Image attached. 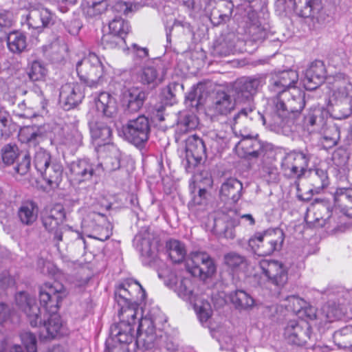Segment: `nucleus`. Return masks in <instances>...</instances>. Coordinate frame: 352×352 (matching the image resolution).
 I'll return each instance as SVG.
<instances>
[{"label":"nucleus","instance_id":"obj_15","mask_svg":"<svg viewBox=\"0 0 352 352\" xmlns=\"http://www.w3.org/2000/svg\"><path fill=\"white\" fill-rule=\"evenodd\" d=\"M84 92L81 85L78 83H66L60 88V102L65 110H69L81 102Z\"/></svg>","mask_w":352,"mask_h":352},{"label":"nucleus","instance_id":"obj_6","mask_svg":"<svg viewBox=\"0 0 352 352\" xmlns=\"http://www.w3.org/2000/svg\"><path fill=\"white\" fill-rule=\"evenodd\" d=\"M285 234L280 228H270L256 232L248 240V245L254 254L266 256L279 251L283 247Z\"/></svg>","mask_w":352,"mask_h":352},{"label":"nucleus","instance_id":"obj_47","mask_svg":"<svg viewBox=\"0 0 352 352\" xmlns=\"http://www.w3.org/2000/svg\"><path fill=\"white\" fill-rule=\"evenodd\" d=\"M216 270V267L213 260L201 265L195 266L188 270L189 272L194 276H198L201 279H206L211 276Z\"/></svg>","mask_w":352,"mask_h":352},{"label":"nucleus","instance_id":"obj_51","mask_svg":"<svg viewBox=\"0 0 352 352\" xmlns=\"http://www.w3.org/2000/svg\"><path fill=\"white\" fill-rule=\"evenodd\" d=\"M198 120L193 114H186L181 119L177 124V131L179 133H186L197 127Z\"/></svg>","mask_w":352,"mask_h":352},{"label":"nucleus","instance_id":"obj_49","mask_svg":"<svg viewBox=\"0 0 352 352\" xmlns=\"http://www.w3.org/2000/svg\"><path fill=\"white\" fill-rule=\"evenodd\" d=\"M2 160L6 165L12 164L16 158L21 157L19 150L16 144H8L1 149Z\"/></svg>","mask_w":352,"mask_h":352},{"label":"nucleus","instance_id":"obj_64","mask_svg":"<svg viewBox=\"0 0 352 352\" xmlns=\"http://www.w3.org/2000/svg\"><path fill=\"white\" fill-rule=\"evenodd\" d=\"M344 300L349 306V319H352V289L343 292V301Z\"/></svg>","mask_w":352,"mask_h":352},{"label":"nucleus","instance_id":"obj_21","mask_svg":"<svg viewBox=\"0 0 352 352\" xmlns=\"http://www.w3.org/2000/svg\"><path fill=\"white\" fill-rule=\"evenodd\" d=\"M25 21L30 28L40 32L43 28L53 23V14L46 8L32 9L27 14Z\"/></svg>","mask_w":352,"mask_h":352},{"label":"nucleus","instance_id":"obj_7","mask_svg":"<svg viewBox=\"0 0 352 352\" xmlns=\"http://www.w3.org/2000/svg\"><path fill=\"white\" fill-rule=\"evenodd\" d=\"M76 72L80 79L89 87H94L100 81L104 74V67L94 54L89 52L76 64Z\"/></svg>","mask_w":352,"mask_h":352},{"label":"nucleus","instance_id":"obj_25","mask_svg":"<svg viewBox=\"0 0 352 352\" xmlns=\"http://www.w3.org/2000/svg\"><path fill=\"white\" fill-rule=\"evenodd\" d=\"M297 80L298 74L296 71L287 70L281 72L272 79L270 90L278 96L283 89H289L296 87L294 85Z\"/></svg>","mask_w":352,"mask_h":352},{"label":"nucleus","instance_id":"obj_20","mask_svg":"<svg viewBox=\"0 0 352 352\" xmlns=\"http://www.w3.org/2000/svg\"><path fill=\"white\" fill-rule=\"evenodd\" d=\"M18 137L21 143L36 147L47 138V130L45 126H27L20 129Z\"/></svg>","mask_w":352,"mask_h":352},{"label":"nucleus","instance_id":"obj_43","mask_svg":"<svg viewBox=\"0 0 352 352\" xmlns=\"http://www.w3.org/2000/svg\"><path fill=\"white\" fill-rule=\"evenodd\" d=\"M306 302L302 298L296 296H288L285 300L284 306L289 311L294 312L296 315H299L302 318L304 315L307 316Z\"/></svg>","mask_w":352,"mask_h":352},{"label":"nucleus","instance_id":"obj_10","mask_svg":"<svg viewBox=\"0 0 352 352\" xmlns=\"http://www.w3.org/2000/svg\"><path fill=\"white\" fill-rule=\"evenodd\" d=\"M65 219V212L63 206L56 205L50 210H46L42 216V223L45 230L53 236V241L58 248L60 241H63V236L66 228L63 226Z\"/></svg>","mask_w":352,"mask_h":352},{"label":"nucleus","instance_id":"obj_31","mask_svg":"<svg viewBox=\"0 0 352 352\" xmlns=\"http://www.w3.org/2000/svg\"><path fill=\"white\" fill-rule=\"evenodd\" d=\"M327 69L322 60H315L309 65V91L317 89L324 82Z\"/></svg>","mask_w":352,"mask_h":352},{"label":"nucleus","instance_id":"obj_46","mask_svg":"<svg viewBox=\"0 0 352 352\" xmlns=\"http://www.w3.org/2000/svg\"><path fill=\"white\" fill-rule=\"evenodd\" d=\"M301 332L302 329L298 322L295 320H291L285 329L284 336L289 343L301 345L303 343L300 338V333Z\"/></svg>","mask_w":352,"mask_h":352},{"label":"nucleus","instance_id":"obj_13","mask_svg":"<svg viewBox=\"0 0 352 352\" xmlns=\"http://www.w3.org/2000/svg\"><path fill=\"white\" fill-rule=\"evenodd\" d=\"M329 102L337 119H344L352 114V96L349 94L346 87H340L334 90Z\"/></svg>","mask_w":352,"mask_h":352},{"label":"nucleus","instance_id":"obj_2","mask_svg":"<svg viewBox=\"0 0 352 352\" xmlns=\"http://www.w3.org/2000/svg\"><path fill=\"white\" fill-rule=\"evenodd\" d=\"M115 300L119 307L120 322L133 323L136 325L142 317V311L139 309V304L146 298V291L142 286L133 279H126L116 288Z\"/></svg>","mask_w":352,"mask_h":352},{"label":"nucleus","instance_id":"obj_38","mask_svg":"<svg viewBox=\"0 0 352 352\" xmlns=\"http://www.w3.org/2000/svg\"><path fill=\"white\" fill-rule=\"evenodd\" d=\"M213 230L217 234L223 235L227 239H232L235 237L233 221L227 216H223L221 218H215Z\"/></svg>","mask_w":352,"mask_h":352},{"label":"nucleus","instance_id":"obj_60","mask_svg":"<svg viewBox=\"0 0 352 352\" xmlns=\"http://www.w3.org/2000/svg\"><path fill=\"white\" fill-rule=\"evenodd\" d=\"M25 43V36L21 32L14 31L7 36V44H24Z\"/></svg>","mask_w":352,"mask_h":352},{"label":"nucleus","instance_id":"obj_37","mask_svg":"<svg viewBox=\"0 0 352 352\" xmlns=\"http://www.w3.org/2000/svg\"><path fill=\"white\" fill-rule=\"evenodd\" d=\"M310 211L313 212L315 223H318L320 226L324 225L326 221L331 217L332 214L329 204L322 201H316L315 203H312L309 207Z\"/></svg>","mask_w":352,"mask_h":352},{"label":"nucleus","instance_id":"obj_42","mask_svg":"<svg viewBox=\"0 0 352 352\" xmlns=\"http://www.w3.org/2000/svg\"><path fill=\"white\" fill-rule=\"evenodd\" d=\"M232 303L237 308L247 309L254 306L253 298L243 290H236L230 294Z\"/></svg>","mask_w":352,"mask_h":352},{"label":"nucleus","instance_id":"obj_19","mask_svg":"<svg viewBox=\"0 0 352 352\" xmlns=\"http://www.w3.org/2000/svg\"><path fill=\"white\" fill-rule=\"evenodd\" d=\"M69 173L72 181L80 184L91 179L94 168L87 159H81L72 162L69 164Z\"/></svg>","mask_w":352,"mask_h":352},{"label":"nucleus","instance_id":"obj_29","mask_svg":"<svg viewBox=\"0 0 352 352\" xmlns=\"http://www.w3.org/2000/svg\"><path fill=\"white\" fill-rule=\"evenodd\" d=\"M333 199L335 208L352 218V190L345 188H337Z\"/></svg>","mask_w":352,"mask_h":352},{"label":"nucleus","instance_id":"obj_63","mask_svg":"<svg viewBox=\"0 0 352 352\" xmlns=\"http://www.w3.org/2000/svg\"><path fill=\"white\" fill-rule=\"evenodd\" d=\"M322 10V5L321 1L318 0H309V12L311 13L309 14V17L314 19L318 17L316 16V14L320 13Z\"/></svg>","mask_w":352,"mask_h":352},{"label":"nucleus","instance_id":"obj_34","mask_svg":"<svg viewBox=\"0 0 352 352\" xmlns=\"http://www.w3.org/2000/svg\"><path fill=\"white\" fill-rule=\"evenodd\" d=\"M166 249L170 259L175 263L182 262L187 251L184 243L176 239H170L166 243Z\"/></svg>","mask_w":352,"mask_h":352},{"label":"nucleus","instance_id":"obj_1","mask_svg":"<svg viewBox=\"0 0 352 352\" xmlns=\"http://www.w3.org/2000/svg\"><path fill=\"white\" fill-rule=\"evenodd\" d=\"M67 294L65 288L60 283H47L39 289L41 309L37 306L35 298L24 292L18 293L15 300L18 307L26 314L32 327L43 325L45 333L41 332L40 338L47 340L55 338L63 329L58 311Z\"/></svg>","mask_w":352,"mask_h":352},{"label":"nucleus","instance_id":"obj_23","mask_svg":"<svg viewBox=\"0 0 352 352\" xmlns=\"http://www.w3.org/2000/svg\"><path fill=\"white\" fill-rule=\"evenodd\" d=\"M236 102H239V100L234 96V93L231 96L225 91L217 92L210 111L217 115L226 116L234 110Z\"/></svg>","mask_w":352,"mask_h":352},{"label":"nucleus","instance_id":"obj_11","mask_svg":"<svg viewBox=\"0 0 352 352\" xmlns=\"http://www.w3.org/2000/svg\"><path fill=\"white\" fill-rule=\"evenodd\" d=\"M259 267L268 283L277 289L283 287L287 282V272L281 262L263 259L259 262Z\"/></svg>","mask_w":352,"mask_h":352},{"label":"nucleus","instance_id":"obj_40","mask_svg":"<svg viewBox=\"0 0 352 352\" xmlns=\"http://www.w3.org/2000/svg\"><path fill=\"white\" fill-rule=\"evenodd\" d=\"M336 345L340 349L352 348V326H346L336 331L333 336Z\"/></svg>","mask_w":352,"mask_h":352},{"label":"nucleus","instance_id":"obj_17","mask_svg":"<svg viewBox=\"0 0 352 352\" xmlns=\"http://www.w3.org/2000/svg\"><path fill=\"white\" fill-rule=\"evenodd\" d=\"M146 96V93L142 88L132 87L123 90L122 102L126 111L134 113L142 107Z\"/></svg>","mask_w":352,"mask_h":352},{"label":"nucleus","instance_id":"obj_58","mask_svg":"<svg viewBox=\"0 0 352 352\" xmlns=\"http://www.w3.org/2000/svg\"><path fill=\"white\" fill-rule=\"evenodd\" d=\"M14 284V279L10 274L5 271L0 274V296L4 294L6 289Z\"/></svg>","mask_w":352,"mask_h":352},{"label":"nucleus","instance_id":"obj_52","mask_svg":"<svg viewBox=\"0 0 352 352\" xmlns=\"http://www.w3.org/2000/svg\"><path fill=\"white\" fill-rule=\"evenodd\" d=\"M210 261H212V259L208 253L199 251L192 252L190 253V259L187 263L188 270H190V268L192 267L200 266L206 262L208 263Z\"/></svg>","mask_w":352,"mask_h":352},{"label":"nucleus","instance_id":"obj_18","mask_svg":"<svg viewBox=\"0 0 352 352\" xmlns=\"http://www.w3.org/2000/svg\"><path fill=\"white\" fill-rule=\"evenodd\" d=\"M233 142L235 144L236 153L241 157H257L263 153L261 142L253 135L241 138L238 142Z\"/></svg>","mask_w":352,"mask_h":352},{"label":"nucleus","instance_id":"obj_9","mask_svg":"<svg viewBox=\"0 0 352 352\" xmlns=\"http://www.w3.org/2000/svg\"><path fill=\"white\" fill-rule=\"evenodd\" d=\"M349 306L346 300L343 301V293L336 300L328 301L316 313L315 309L309 305V320L320 319L325 322H332L343 318L349 319Z\"/></svg>","mask_w":352,"mask_h":352},{"label":"nucleus","instance_id":"obj_39","mask_svg":"<svg viewBox=\"0 0 352 352\" xmlns=\"http://www.w3.org/2000/svg\"><path fill=\"white\" fill-rule=\"evenodd\" d=\"M109 34L113 36L120 38L125 42L124 36L130 31V25L128 21L120 16H116L109 23Z\"/></svg>","mask_w":352,"mask_h":352},{"label":"nucleus","instance_id":"obj_28","mask_svg":"<svg viewBox=\"0 0 352 352\" xmlns=\"http://www.w3.org/2000/svg\"><path fill=\"white\" fill-rule=\"evenodd\" d=\"M134 329L133 323L119 322L111 327L110 332L115 342L129 344L134 340Z\"/></svg>","mask_w":352,"mask_h":352},{"label":"nucleus","instance_id":"obj_50","mask_svg":"<svg viewBox=\"0 0 352 352\" xmlns=\"http://www.w3.org/2000/svg\"><path fill=\"white\" fill-rule=\"evenodd\" d=\"M224 261L227 265L234 270L244 269L248 265V261L245 256L233 252L225 255Z\"/></svg>","mask_w":352,"mask_h":352},{"label":"nucleus","instance_id":"obj_33","mask_svg":"<svg viewBox=\"0 0 352 352\" xmlns=\"http://www.w3.org/2000/svg\"><path fill=\"white\" fill-rule=\"evenodd\" d=\"M40 173L43 179L52 188L58 187L63 177V166L60 163L52 162Z\"/></svg>","mask_w":352,"mask_h":352},{"label":"nucleus","instance_id":"obj_26","mask_svg":"<svg viewBox=\"0 0 352 352\" xmlns=\"http://www.w3.org/2000/svg\"><path fill=\"white\" fill-rule=\"evenodd\" d=\"M113 120H108L107 122L97 121L90 124V132L94 143L100 146L108 144L111 141L112 134L110 124Z\"/></svg>","mask_w":352,"mask_h":352},{"label":"nucleus","instance_id":"obj_32","mask_svg":"<svg viewBox=\"0 0 352 352\" xmlns=\"http://www.w3.org/2000/svg\"><path fill=\"white\" fill-rule=\"evenodd\" d=\"M38 208L37 204L32 201L23 202L18 210V217L22 224L32 225L37 219Z\"/></svg>","mask_w":352,"mask_h":352},{"label":"nucleus","instance_id":"obj_48","mask_svg":"<svg viewBox=\"0 0 352 352\" xmlns=\"http://www.w3.org/2000/svg\"><path fill=\"white\" fill-rule=\"evenodd\" d=\"M34 164L37 171L41 173L51 164L50 154L42 148H38L34 155Z\"/></svg>","mask_w":352,"mask_h":352},{"label":"nucleus","instance_id":"obj_24","mask_svg":"<svg viewBox=\"0 0 352 352\" xmlns=\"http://www.w3.org/2000/svg\"><path fill=\"white\" fill-rule=\"evenodd\" d=\"M95 105L102 118L113 120L117 113V104L115 98L107 92H101L95 99Z\"/></svg>","mask_w":352,"mask_h":352},{"label":"nucleus","instance_id":"obj_59","mask_svg":"<svg viewBox=\"0 0 352 352\" xmlns=\"http://www.w3.org/2000/svg\"><path fill=\"white\" fill-rule=\"evenodd\" d=\"M235 45H212V53L214 56H227L234 54L232 47Z\"/></svg>","mask_w":352,"mask_h":352},{"label":"nucleus","instance_id":"obj_57","mask_svg":"<svg viewBox=\"0 0 352 352\" xmlns=\"http://www.w3.org/2000/svg\"><path fill=\"white\" fill-rule=\"evenodd\" d=\"M30 155L28 153L23 154L21 161L15 168L16 172L21 175H25L30 168Z\"/></svg>","mask_w":352,"mask_h":352},{"label":"nucleus","instance_id":"obj_56","mask_svg":"<svg viewBox=\"0 0 352 352\" xmlns=\"http://www.w3.org/2000/svg\"><path fill=\"white\" fill-rule=\"evenodd\" d=\"M137 6L125 1H118L113 6V10L118 13L129 14L136 10Z\"/></svg>","mask_w":352,"mask_h":352},{"label":"nucleus","instance_id":"obj_14","mask_svg":"<svg viewBox=\"0 0 352 352\" xmlns=\"http://www.w3.org/2000/svg\"><path fill=\"white\" fill-rule=\"evenodd\" d=\"M51 142L56 146L78 147L82 144V135L76 124H65L55 132Z\"/></svg>","mask_w":352,"mask_h":352},{"label":"nucleus","instance_id":"obj_61","mask_svg":"<svg viewBox=\"0 0 352 352\" xmlns=\"http://www.w3.org/2000/svg\"><path fill=\"white\" fill-rule=\"evenodd\" d=\"M139 250L140 251L141 254L144 256H146L148 258L153 257L154 252L151 248V242L148 239H142L139 245Z\"/></svg>","mask_w":352,"mask_h":352},{"label":"nucleus","instance_id":"obj_41","mask_svg":"<svg viewBox=\"0 0 352 352\" xmlns=\"http://www.w3.org/2000/svg\"><path fill=\"white\" fill-rule=\"evenodd\" d=\"M21 342L25 348L14 345L10 352H37L36 338L34 333L23 331L20 333Z\"/></svg>","mask_w":352,"mask_h":352},{"label":"nucleus","instance_id":"obj_16","mask_svg":"<svg viewBox=\"0 0 352 352\" xmlns=\"http://www.w3.org/2000/svg\"><path fill=\"white\" fill-rule=\"evenodd\" d=\"M252 112H253V109L251 107L242 109L230 121V129L234 135L233 138H231L230 141H234L233 139L236 137L245 138L253 135L248 126V124L252 120L249 115Z\"/></svg>","mask_w":352,"mask_h":352},{"label":"nucleus","instance_id":"obj_30","mask_svg":"<svg viewBox=\"0 0 352 352\" xmlns=\"http://www.w3.org/2000/svg\"><path fill=\"white\" fill-rule=\"evenodd\" d=\"M246 24L248 32L252 37V41L263 42V38L265 36V28L256 12L254 10L248 12Z\"/></svg>","mask_w":352,"mask_h":352},{"label":"nucleus","instance_id":"obj_55","mask_svg":"<svg viewBox=\"0 0 352 352\" xmlns=\"http://www.w3.org/2000/svg\"><path fill=\"white\" fill-rule=\"evenodd\" d=\"M161 340V343L159 344L157 348L160 349H165L169 351H175L178 348L177 343L175 341V340L164 333L162 331V338Z\"/></svg>","mask_w":352,"mask_h":352},{"label":"nucleus","instance_id":"obj_62","mask_svg":"<svg viewBox=\"0 0 352 352\" xmlns=\"http://www.w3.org/2000/svg\"><path fill=\"white\" fill-rule=\"evenodd\" d=\"M14 21L13 14L7 10L0 11V27L11 26Z\"/></svg>","mask_w":352,"mask_h":352},{"label":"nucleus","instance_id":"obj_12","mask_svg":"<svg viewBox=\"0 0 352 352\" xmlns=\"http://www.w3.org/2000/svg\"><path fill=\"white\" fill-rule=\"evenodd\" d=\"M265 83L261 76L243 77L235 83L232 92L239 102L250 101Z\"/></svg>","mask_w":352,"mask_h":352},{"label":"nucleus","instance_id":"obj_8","mask_svg":"<svg viewBox=\"0 0 352 352\" xmlns=\"http://www.w3.org/2000/svg\"><path fill=\"white\" fill-rule=\"evenodd\" d=\"M151 126L148 118L142 115L129 120L122 128L124 138L137 147H142L149 138Z\"/></svg>","mask_w":352,"mask_h":352},{"label":"nucleus","instance_id":"obj_54","mask_svg":"<svg viewBox=\"0 0 352 352\" xmlns=\"http://www.w3.org/2000/svg\"><path fill=\"white\" fill-rule=\"evenodd\" d=\"M12 134V122L6 112H0V138L8 139Z\"/></svg>","mask_w":352,"mask_h":352},{"label":"nucleus","instance_id":"obj_35","mask_svg":"<svg viewBox=\"0 0 352 352\" xmlns=\"http://www.w3.org/2000/svg\"><path fill=\"white\" fill-rule=\"evenodd\" d=\"M186 152L187 156L191 155L196 160H201L206 155V146L203 140L197 135L189 136L186 140Z\"/></svg>","mask_w":352,"mask_h":352},{"label":"nucleus","instance_id":"obj_44","mask_svg":"<svg viewBox=\"0 0 352 352\" xmlns=\"http://www.w3.org/2000/svg\"><path fill=\"white\" fill-rule=\"evenodd\" d=\"M107 4L103 0L87 3L83 8V14L86 19L91 21L97 20L107 9Z\"/></svg>","mask_w":352,"mask_h":352},{"label":"nucleus","instance_id":"obj_36","mask_svg":"<svg viewBox=\"0 0 352 352\" xmlns=\"http://www.w3.org/2000/svg\"><path fill=\"white\" fill-rule=\"evenodd\" d=\"M328 184L329 177L326 170L319 168L312 170L309 168V184L312 186L309 189V192H318L327 186Z\"/></svg>","mask_w":352,"mask_h":352},{"label":"nucleus","instance_id":"obj_45","mask_svg":"<svg viewBox=\"0 0 352 352\" xmlns=\"http://www.w3.org/2000/svg\"><path fill=\"white\" fill-rule=\"evenodd\" d=\"M48 70L44 63L39 60L33 61L28 71L29 78L33 82H43L47 76Z\"/></svg>","mask_w":352,"mask_h":352},{"label":"nucleus","instance_id":"obj_27","mask_svg":"<svg viewBox=\"0 0 352 352\" xmlns=\"http://www.w3.org/2000/svg\"><path fill=\"white\" fill-rule=\"evenodd\" d=\"M165 74V64L159 60L144 67L139 75V79L144 85L154 86L159 78H162Z\"/></svg>","mask_w":352,"mask_h":352},{"label":"nucleus","instance_id":"obj_5","mask_svg":"<svg viewBox=\"0 0 352 352\" xmlns=\"http://www.w3.org/2000/svg\"><path fill=\"white\" fill-rule=\"evenodd\" d=\"M160 312L153 309L142 318L137 329L135 343L138 347L146 350L157 348L162 338V331L157 329L155 324L160 322Z\"/></svg>","mask_w":352,"mask_h":352},{"label":"nucleus","instance_id":"obj_3","mask_svg":"<svg viewBox=\"0 0 352 352\" xmlns=\"http://www.w3.org/2000/svg\"><path fill=\"white\" fill-rule=\"evenodd\" d=\"M305 91L298 87L283 89L274 99L272 124L283 128L289 113H300L305 107Z\"/></svg>","mask_w":352,"mask_h":352},{"label":"nucleus","instance_id":"obj_22","mask_svg":"<svg viewBox=\"0 0 352 352\" xmlns=\"http://www.w3.org/2000/svg\"><path fill=\"white\" fill-rule=\"evenodd\" d=\"M242 183L235 178L227 179L221 186L220 197L230 204L236 203L242 196Z\"/></svg>","mask_w":352,"mask_h":352},{"label":"nucleus","instance_id":"obj_4","mask_svg":"<svg viewBox=\"0 0 352 352\" xmlns=\"http://www.w3.org/2000/svg\"><path fill=\"white\" fill-rule=\"evenodd\" d=\"M168 284L180 298L193 304L195 311L201 323L208 321L212 316L211 305L199 294L198 289L191 278L174 276L169 279Z\"/></svg>","mask_w":352,"mask_h":352},{"label":"nucleus","instance_id":"obj_53","mask_svg":"<svg viewBox=\"0 0 352 352\" xmlns=\"http://www.w3.org/2000/svg\"><path fill=\"white\" fill-rule=\"evenodd\" d=\"M327 111L324 107H316L309 112V124L323 126L325 124Z\"/></svg>","mask_w":352,"mask_h":352}]
</instances>
